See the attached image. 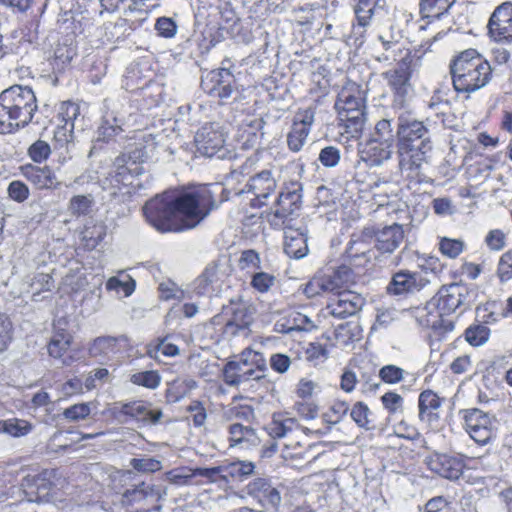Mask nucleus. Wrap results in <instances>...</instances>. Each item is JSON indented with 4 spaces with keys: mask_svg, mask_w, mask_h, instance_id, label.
<instances>
[{
    "mask_svg": "<svg viewBox=\"0 0 512 512\" xmlns=\"http://www.w3.org/2000/svg\"><path fill=\"white\" fill-rule=\"evenodd\" d=\"M330 334L332 336V347L347 346L360 341L363 337V330L358 323L347 322L338 325L334 332Z\"/></svg>",
    "mask_w": 512,
    "mask_h": 512,
    "instance_id": "38",
    "label": "nucleus"
},
{
    "mask_svg": "<svg viewBox=\"0 0 512 512\" xmlns=\"http://www.w3.org/2000/svg\"><path fill=\"white\" fill-rule=\"evenodd\" d=\"M465 249V243L459 238L439 237L438 250L443 257L456 259Z\"/></svg>",
    "mask_w": 512,
    "mask_h": 512,
    "instance_id": "49",
    "label": "nucleus"
},
{
    "mask_svg": "<svg viewBox=\"0 0 512 512\" xmlns=\"http://www.w3.org/2000/svg\"><path fill=\"white\" fill-rule=\"evenodd\" d=\"M404 238V230L398 223L376 230L375 247L381 253H392L400 246Z\"/></svg>",
    "mask_w": 512,
    "mask_h": 512,
    "instance_id": "30",
    "label": "nucleus"
},
{
    "mask_svg": "<svg viewBox=\"0 0 512 512\" xmlns=\"http://www.w3.org/2000/svg\"><path fill=\"white\" fill-rule=\"evenodd\" d=\"M380 0H357L355 7V14L358 23L365 27L370 22V19L375 12Z\"/></svg>",
    "mask_w": 512,
    "mask_h": 512,
    "instance_id": "56",
    "label": "nucleus"
},
{
    "mask_svg": "<svg viewBox=\"0 0 512 512\" xmlns=\"http://www.w3.org/2000/svg\"><path fill=\"white\" fill-rule=\"evenodd\" d=\"M101 416L107 422H138L142 426H151L160 421L163 416L160 408H154L147 400L117 401L101 411Z\"/></svg>",
    "mask_w": 512,
    "mask_h": 512,
    "instance_id": "6",
    "label": "nucleus"
},
{
    "mask_svg": "<svg viewBox=\"0 0 512 512\" xmlns=\"http://www.w3.org/2000/svg\"><path fill=\"white\" fill-rule=\"evenodd\" d=\"M371 135L375 137L377 140L386 143L387 145H389V148L392 149L394 145V135L390 120L381 119L377 121Z\"/></svg>",
    "mask_w": 512,
    "mask_h": 512,
    "instance_id": "63",
    "label": "nucleus"
},
{
    "mask_svg": "<svg viewBox=\"0 0 512 512\" xmlns=\"http://www.w3.org/2000/svg\"><path fill=\"white\" fill-rule=\"evenodd\" d=\"M235 78L229 69H213L201 80V88L205 93L219 97L220 100L228 99L234 89Z\"/></svg>",
    "mask_w": 512,
    "mask_h": 512,
    "instance_id": "23",
    "label": "nucleus"
},
{
    "mask_svg": "<svg viewBox=\"0 0 512 512\" xmlns=\"http://www.w3.org/2000/svg\"><path fill=\"white\" fill-rule=\"evenodd\" d=\"M130 381L137 386L156 388L160 385L161 376L156 370L139 371L130 376Z\"/></svg>",
    "mask_w": 512,
    "mask_h": 512,
    "instance_id": "55",
    "label": "nucleus"
},
{
    "mask_svg": "<svg viewBox=\"0 0 512 512\" xmlns=\"http://www.w3.org/2000/svg\"><path fill=\"white\" fill-rule=\"evenodd\" d=\"M428 283L429 280L424 278L419 272L403 269L393 274L387 290L389 294L393 295L409 294L423 289Z\"/></svg>",
    "mask_w": 512,
    "mask_h": 512,
    "instance_id": "25",
    "label": "nucleus"
},
{
    "mask_svg": "<svg viewBox=\"0 0 512 512\" xmlns=\"http://www.w3.org/2000/svg\"><path fill=\"white\" fill-rule=\"evenodd\" d=\"M301 188L298 184H291L282 188L274 209V218L284 223L301 206Z\"/></svg>",
    "mask_w": 512,
    "mask_h": 512,
    "instance_id": "27",
    "label": "nucleus"
},
{
    "mask_svg": "<svg viewBox=\"0 0 512 512\" xmlns=\"http://www.w3.org/2000/svg\"><path fill=\"white\" fill-rule=\"evenodd\" d=\"M428 129L423 121L406 120L397 126L398 169L404 179L418 185L424 181Z\"/></svg>",
    "mask_w": 512,
    "mask_h": 512,
    "instance_id": "2",
    "label": "nucleus"
},
{
    "mask_svg": "<svg viewBox=\"0 0 512 512\" xmlns=\"http://www.w3.org/2000/svg\"><path fill=\"white\" fill-rule=\"evenodd\" d=\"M122 504L127 507L138 505L134 512H159L161 509L159 492L154 486L145 482L126 489L122 496Z\"/></svg>",
    "mask_w": 512,
    "mask_h": 512,
    "instance_id": "19",
    "label": "nucleus"
},
{
    "mask_svg": "<svg viewBox=\"0 0 512 512\" xmlns=\"http://www.w3.org/2000/svg\"><path fill=\"white\" fill-rule=\"evenodd\" d=\"M64 325H61V320L54 325L47 344L48 355L60 360L64 366H71L75 362L86 365L84 345H75L73 333L67 328L68 323L64 322Z\"/></svg>",
    "mask_w": 512,
    "mask_h": 512,
    "instance_id": "9",
    "label": "nucleus"
},
{
    "mask_svg": "<svg viewBox=\"0 0 512 512\" xmlns=\"http://www.w3.org/2000/svg\"><path fill=\"white\" fill-rule=\"evenodd\" d=\"M434 299L436 308L442 314H452L470 304V289L462 283L444 284L438 289Z\"/></svg>",
    "mask_w": 512,
    "mask_h": 512,
    "instance_id": "17",
    "label": "nucleus"
},
{
    "mask_svg": "<svg viewBox=\"0 0 512 512\" xmlns=\"http://www.w3.org/2000/svg\"><path fill=\"white\" fill-rule=\"evenodd\" d=\"M254 321V309L251 304L242 302H230L225 305L221 313L211 319L213 325H220L221 333L227 336H235L249 330Z\"/></svg>",
    "mask_w": 512,
    "mask_h": 512,
    "instance_id": "12",
    "label": "nucleus"
},
{
    "mask_svg": "<svg viewBox=\"0 0 512 512\" xmlns=\"http://www.w3.org/2000/svg\"><path fill=\"white\" fill-rule=\"evenodd\" d=\"M484 310L487 314H484V324H495L501 319L510 317L508 312V299L505 300V304L501 305L497 302H488L484 305Z\"/></svg>",
    "mask_w": 512,
    "mask_h": 512,
    "instance_id": "54",
    "label": "nucleus"
},
{
    "mask_svg": "<svg viewBox=\"0 0 512 512\" xmlns=\"http://www.w3.org/2000/svg\"><path fill=\"white\" fill-rule=\"evenodd\" d=\"M392 155V149L384 142L373 138L370 135L369 139L364 142L360 150V159L370 166L382 165V163Z\"/></svg>",
    "mask_w": 512,
    "mask_h": 512,
    "instance_id": "31",
    "label": "nucleus"
},
{
    "mask_svg": "<svg viewBox=\"0 0 512 512\" xmlns=\"http://www.w3.org/2000/svg\"><path fill=\"white\" fill-rule=\"evenodd\" d=\"M488 35L497 43H512V2L495 8L488 20Z\"/></svg>",
    "mask_w": 512,
    "mask_h": 512,
    "instance_id": "21",
    "label": "nucleus"
},
{
    "mask_svg": "<svg viewBox=\"0 0 512 512\" xmlns=\"http://www.w3.org/2000/svg\"><path fill=\"white\" fill-rule=\"evenodd\" d=\"M284 250L291 258H303L308 252L307 237L299 228L286 227L284 230Z\"/></svg>",
    "mask_w": 512,
    "mask_h": 512,
    "instance_id": "36",
    "label": "nucleus"
},
{
    "mask_svg": "<svg viewBox=\"0 0 512 512\" xmlns=\"http://www.w3.org/2000/svg\"><path fill=\"white\" fill-rule=\"evenodd\" d=\"M23 483L27 487H35L34 492H29V503L32 501H56L64 495L68 487V479L64 477L59 468H46L34 476H26Z\"/></svg>",
    "mask_w": 512,
    "mask_h": 512,
    "instance_id": "10",
    "label": "nucleus"
},
{
    "mask_svg": "<svg viewBox=\"0 0 512 512\" xmlns=\"http://www.w3.org/2000/svg\"><path fill=\"white\" fill-rule=\"evenodd\" d=\"M491 336V329L484 322L476 320L468 325L463 333V339L472 347L485 345Z\"/></svg>",
    "mask_w": 512,
    "mask_h": 512,
    "instance_id": "41",
    "label": "nucleus"
},
{
    "mask_svg": "<svg viewBox=\"0 0 512 512\" xmlns=\"http://www.w3.org/2000/svg\"><path fill=\"white\" fill-rule=\"evenodd\" d=\"M53 153L50 143L43 139H37L27 148L30 163H46Z\"/></svg>",
    "mask_w": 512,
    "mask_h": 512,
    "instance_id": "48",
    "label": "nucleus"
},
{
    "mask_svg": "<svg viewBox=\"0 0 512 512\" xmlns=\"http://www.w3.org/2000/svg\"><path fill=\"white\" fill-rule=\"evenodd\" d=\"M254 436V428L250 426H243L241 423H232L228 427V441L230 446H237V444L250 439Z\"/></svg>",
    "mask_w": 512,
    "mask_h": 512,
    "instance_id": "58",
    "label": "nucleus"
},
{
    "mask_svg": "<svg viewBox=\"0 0 512 512\" xmlns=\"http://www.w3.org/2000/svg\"><path fill=\"white\" fill-rule=\"evenodd\" d=\"M125 89L130 93H140L143 99H147L151 95L147 94V89L155 88L158 90L156 96L161 94V88L158 83H156L153 79H143L140 76V70L138 68H131L127 71L125 79H124ZM152 101L157 103L158 97L154 98Z\"/></svg>",
    "mask_w": 512,
    "mask_h": 512,
    "instance_id": "35",
    "label": "nucleus"
},
{
    "mask_svg": "<svg viewBox=\"0 0 512 512\" xmlns=\"http://www.w3.org/2000/svg\"><path fill=\"white\" fill-rule=\"evenodd\" d=\"M314 108L299 109L294 115L291 129L287 135V145L291 151L302 149L315 119Z\"/></svg>",
    "mask_w": 512,
    "mask_h": 512,
    "instance_id": "24",
    "label": "nucleus"
},
{
    "mask_svg": "<svg viewBox=\"0 0 512 512\" xmlns=\"http://www.w3.org/2000/svg\"><path fill=\"white\" fill-rule=\"evenodd\" d=\"M337 119L350 139H359L366 121V97L360 84L343 85L335 101Z\"/></svg>",
    "mask_w": 512,
    "mask_h": 512,
    "instance_id": "5",
    "label": "nucleus"
},
{
    "mask_svg": "<svg viewBox=\"0 0 512 512\" xmlns=\"http://www.w3.org/2000/svg\"><path fill=\"white\" fill-rule=\"evenodd\" d=\"M117 344V339L113 336H98L92 340L88 346V355L91 357H98L110 354L114 351Z\"/></svg>",
    "mask_w": 512,
    "mask_h": 512,
    "instance_id": "51",
    "label": "nucleus"
},
{
    "mask_svg": "<svg viewBox=\"0 0 512 512\" xmlns=\"http://www.w3.org/2000/svg\"><path fill=\"white\" fill-rule=\"evenodd\" d=\"M430 329L431 336H433L434 339L438 341L447 339L448 335L456 329V320L443 318V316H441L431 325Z\"/></svg>",
    "mask_w": 512,
    "mask_h": 512,
    "instance_id": "60",
    "label": "nucleus"
},
{
    "mask_svg": "<svg viewBox=\"0 0 512 512\" xmlns=\"http://www.w3.org/2000/svg\"><path fill=\"white\" fill-rule=\"evenodd\" d=\"M350 416L352 421L360 428L373 429L375 427L373 412L364 401H356L352 405Z\"/></svg>",
    "mask_w": 512,
    "mask_h": 512,
    "instance_id": "45",
    "label": "nucleus"
},
{
    "mask_svg": "<svg viewBox=\"0 0 512 512\" xmlns=\"http://www.w3.org/2000/svg\"><path fill=\"white\" fill-rule=\"evenodd\" d=\"M96 401L78 402L63 409L62 416L69 422L84 421L88 418L92 407H96Z\"/></svg>",
    "mask_w": 512,
    "mask_h": 512,
    "instance_id": "47",
    "label": "nucleus"
},
{
    "mask_svg": "<svg viewBox=\"0 0 512 512\" xmlns=\"http://www.w3.org/2000/svg\"><path fill=\"white\" fill-rule=\"evenodd\" d=\"M191 385L185 379L177 378L168 382L166 390V398L170 402L180 401L191 390Z\"/></svg>",
    "mask_w": 512,
    "mask_h": 512,
    "instance_id": "57",
    "label": "nucleus"
},
{
    "mask_svg": "<svg viewBox=\"0 0 512 512\" xmlns=\"http://www.w3.org/2000/svg\"><path fill=\"white\" fill-rule=\"evenodd\" d=\"M18 171L36 191H56L61 181L55 169L48 164H23Z\"/></svg>",
    "mask_w": 512,
    "mask_h": 512,
    "instance_id": "18",
    "label": "nucleus"
},
{
    "mask_svg": "<svg viewBox=\"0 0 512 512\" xmlns=\"http://www.w3.org/2000/svg\"><path fill=\"white\" fill-rule=\"evenodd\" d=\"M250 497L259 501L265 508H278L281 496L277 488L271 486L265 478H254L246 486Z\"/></svg>",
    "mask_w": 512,
    "mask_h": 512,
    "instance_id": "29",
    "label": "nucleus"
},
{
    "mask_svg": "<svg viewBox=\"0 0 512 512\" xmlns=\"http://www.w3.org/2000/svg\"><path fill=\"white\" fill-rule=\"evenodd\" d=\"M31 422L24 420V418H7L0 420V433H6L11 437L27 436L32 431Z\"/></svg>",
    "mask_w": 512,
    "mask_h": 512,
    "instance_id": "43",
    "label": "nucleus"
},
{
    "mask_svg": "<svg viewBox=\"0 0 512 512\" xmlns=\"http://www.w3.org/2000/svg\"><path fill=\"white\" fill-rule=\"evenodd\" d=\"M297 426L295 418L287 417L283 414H276L272 417L270 423L266 426L267 434L272 438L287 437Z\"/></svg>",
    "mask_w": 512,
    "mask_h": 512,
    "instance_id": "40",
    "label": "nucleus"
},
{
    "mask_svg": "<svg viewBox=\"0 0 512 512\" xmlns=\"http://www.w3.org/2000/svg\"><path fill=\"white\" fill-rule=\"evenodd\" d=\"M452 86L458 94H472L493 79V68L477 48L455 53L449 63Z\"/></svg>",
    "mask_w": 512,
    "mask_h": 512,
    "instance_id": "3",
    "label": "nucleus"
},
{
    "mask_svg": "<svg viewBox=\"0 0 512 512\" xmlns=\"http://www.w3.org/2000/svg\"><path fill=\"white\" fill-rule=\"evenodd\" d=\"M52 123L54 125L53 137L52 140L56 147H64L69 145L72 142L74 137V129L73 126H69L65 124L64 121L60 123V121H56V115L52 118Z\"/></svg>",
    "mask_w": 512,
    "mask_h": 512,
    "instance_id": "50",
    "label": "nucleus"
},
{
    "mask_svg": "<svg viewBox=\"0 0 512 512\" xmlns=\"http://www.w3.org/2000/svg\"><path fill=\"white\" fill-rule=\"evenodd\" d=\"M224 467H188L181 466L170 469L165 473L167 482L175 485H188L192 483H215L225 478L222 476Z\"/></svg>",
    "mask_w": 512,
    "mask_h": 512,
    "instance_id": "16",
    "label": "nucleus"
},
{
    "mask_svg": "<svg viewBox=\"0 0 512 512\" xmlns=\"http://www.w3.org/2000/svg\"><path fill=\"white\" fill-rule=\"evenodd\" d=\"M353 268L347 261L337 267L331 277H328L331 290L349 289L355 283Z\"/></svg>",
    "mask_w": 512,
    "mask_h": 512,
    "instance_id": "42",
    "label": "nucleus"
},
{
    "mask_svg": "<svg viewBox=\"0 0 512 512\" xmlns=\"http://www.w3.org/2000/svg\"><path fill=\"white\" fill-rule=\"evenodd\" d=\"M28 484L24 479L20 484H3L0 486V509L18 507L23 503H29Z\"/></svg>",
    "mask_w": 512,
    "mask_h": 512,
    "instance_id": "32",
    "label": "nucleus"
},
{
    "mask_svg": "<svg viewBox=\"0 0 512 512\" xmlns=\"http://www.w3.org/2000/svg\"><path fill=\"white\" fill-rule=\"evenodd\" d=\"M216 206L208 186L164 191L146 201L143 214L158 232H184L197 227Z\"/></svg>",
    "mask_w": 512,
    "mask_h": 512,
    "instance_id": "1",
    "label": "nucleus"
},
{
    "mask_svg": "<svg viewBox=\"0 0 512 512\" xmlns=\"http://www.w3.org/2000/svg\"><path fill=\"white\" fill-rule=\"evenodd\" d=\"M247 191L253 194L249 206L252 208H261L266 206L267 200L277 188V181L271 171L263 170L249 178L246 184Z\"/></svg>",
    "mask_w": 512,
    "mask_h": 512,
    "instance_id": "22",
    "label": "nucleus"
},
{
    "mask_svg": "<svg viewBox=\"0 0 512 512\" xmlns=\"http://www.w3.org/2000/svg\"><path fill=\"white\" fill-rule=\"evenodd\" d=\"M275 282L276 277L274 274L256 271L252 274L250 285L258 293L265 294L275 285Z\"/></svg>",
    "mask_w": 512,
    "mask_h": 512,
    "instance_id": "62",
    "label": "nucleus"
},
{
    "mask_svg": "<svg viewBox=\"0 0 512 512\" xmlns=\"http://www.w3.org/2000/svg\"><path fill=\"white\" fill-rule=\"evenodd\" d=\"M228 139V131L223 126L217 123H208L197 130L194 144L200 155L225 158L231 155Z\"/></svg>",
    "mask_w": 512,
    "mask_h": 512,
    "instance_id": "13",
    "label": "nucleus"
},
{
    "mask_svg": "<svg viewBox=\"0 0 512 512\" xmlns=\"http://www.w3.org/2000/svg\"><path fill=\"white\" fill-rule=\"evenodd\" d=\"M93 199L86 195H76L68 202V212L73 217L87 216L92 211Z\"/></svg>",
    "mask_w": 512,
    "mask_h": 512,
    "instance_id": "52",
    "label": "nucleus"
},
{
    "mask_svg": "<svg viewBox=\"0 0 512 512\" xmlns=\"http://www.w3.org/2000/svg\"><path fill=\"white\" fill-rule=\"evenodd\" d=\"M462 426L469 437L478 446H487L495 441L499 422L492 412L481 410L478 407L463 408L459 411Z\"/></svg>",
    "mask_w": 512,
    "mask_h": 512,
    "instance_id": "8",
    "label": "nucleus"
},
{
    "mask_svg": "<svg viewBox=\"0 0 512 512\" xmlns=\"http://www.w3.org/2000/svg\"><path fill=\"white\" fill-rule=\"evenodd\" d=\"M423 512H458L452 507L450 499L444 496H435L424 504Z\"/></svg>",
    "mask_w": 512,
    "mask_h": 512,
    "instance_id": "64",
    "label": "nucleus"
},
{
    "mask_svg": "<svg viewBox=\"0 0 512 512\" xmlns=\"http://www.w3.org/2000/svg\"><path fill=\"white\" fill-rule=\"evenodd\" d=\"M376 228L364 227L351 235L344 253V260L355 268H365L371 260Z\"/></svg>",
    "mask_w": 512,
    "mask_h": 512,
    "instance_id": "15",
    "label": "nucleus"
},
{
    "mask_svg": "<svg viewBox=\"0 0 512 512\" xmlns=\"http://www.w3.org/2000/svg\"><path fill=\"white\" fill-rule=\"evenodd\" d=\"M331 292L333 295L329 299L327 310L329 314L338 319L356 315L365 304L364 297L353 290H331Z\"/></svg>",
    "mask_w": 512,
    "mask_h": 512,
    "instance_id": "20",
    "label": "nucleus"
},
{
    "mask_svg": "<svg viewBox=\"0 0 512 512\" xmlns=\"http://www.w3.org/2000/svg\"><path fill=\"white\" fill-rule=\"evenodd\" d=\"M381 42V50L378 51L375 59L379 63H400L412 55V50L406 47L405 43L394 37L385 38L382 34L378 37Z\"/></svg>",
    "mask_w": 512,
    "mask_h": 512,
    "instance_id": "28",
    "label": "nucleus"
},
{
    "mask_svg": "<svg viewBox=\"0 0 512 512\" xmlns=\"http://www.w3.org/2000/svg\"><path fill=\"white\" fill-rule=\"evenodd\" d=\"M77 55V48L73 43H57L53 48L48 62L55 74L65 73L70 68L72 60Z\"/></svg>",
    "mask_w": 512,
    "mask_h": 512,
    "instance_id": "33",
    "label": "nucleus"
},
{
    "mask_svg": "<svg viewBox=\"0 0 512 512\" xmlns=\"http://www.w3.org/2000/svg\"><path fill=\"white\" fill-rule=\"evenodd\" d=\"M267 361L260 351L245 348L234 359L225 363L222 370L223 382L237 386L244 381L254 379L259 371L266 370Z\"/></svg>",
    "mask_w": 512,
    "mask_h": 512,
    "instance_id": "7",
    "label": "nucleus"
},
{
    "mask_svg": "<svg viewBox=\"0 0 512 512\" xmlns=\"http://www.w3.org/2000/svg\"><path fill=\"white\" fill-rule=\"evenodd\" d=\"M6 192L10 199L18 203L27 201L31 195L28 184L22 180L10 181L6 188Z\"/></svg>",
    "mask_w": 512,
    "mask_h": 512,
    "instance_id": "61",
    "label": "nucleus"
},
{
    "mask_svg": "<svg viewBox=\"0 0 512 512\" xmlns=\"http://www.w3.org/2000/svg\"><path fill=\"white\" fill-rule=\"evenodd\" d=\"M426 468L439 477L458 480L467 469H477L480 458L470 457L464 453H430L426 459Z\"/></svg>",
    "mask_w": 512,
    "mask_h": 512,
    "instance_id": "11",
    "label": "nucleus"
},
{
    "mask_svg": "<svg viewBox=\"0 0 512 512\" xmlns=\"http://www.w3.org/2000/svg\"><path fill=\"white\" fill-rule=\"evenodd\" d=\"M301 289L306 298L313 299L324 294L325 291H331V286L329 278L314 277L303 284Z\"/></svg>",
    "mask_w": 512,
    "mask_h": 512,
    "instance_id": "53",
    "label": "nucleus"
},
{
    "mask_svg": "<svg viewBox=\"0 0 512 512\" xmlns=\"http://www.w3.org/2000/svg\"><path fill=\"white\" fill-rule=\"evenodd\" d=\"M106 235L105 228L97 223L85 226L81 232V245L86 250H93L104 240Z\"/></svg>",
    "mask_w": 512,
    "mask_h": 512,
    "instance_id": "46",
    "label": "nucleus"
},
{
    "mask_svg": "<svg viewBox=\"0 0 512 512\" xmlns=\"http://www.w3.org/2000/svg\"><path fill=\"white\" fill-rule=\"evenodd\" d=\"M456 0H419V14L427 24L434 23L449 13Z\"/></svg>",
    "mask_w": 512,
    "mask_h": 512,
    "instance_id": "34",
    "label": "nucleus"
},
{
    "mask_svg": "<svg viewBox=\"0 0 512 512\" xmlns=\"http://www.w3.org/2000/svg\"><path fill=\"white\" fill-rule=\"evenodd\" d=\"M56 121L64 122L75 129V120L81 115V106L73 100H64L56 106Z\"/></svg>",
    "mask_w": 512,
    "mask_h": 512,
    "instance_id": "44",
    "label": "nucleus"
},
{
    "mask_svg": "<svg viewBox=\"0 0 512 512\" xmlns=\"http://www.w3.org/2000/svg\"><path fill=\"white\" fill-rule=\"evenodd\" d=\"M413 54L397 63L395 68L386 70L382 75L393 93V109H403L407 105V95L411 89L413 74Z\"/></svg>",
    "mask_w": 512,
    "mask_h": 512,
    "instance_id": "14",
    "label": "nucleus"
},
{
    "mask_svg": "<svg viewBox=\"0 0 512 512\" xmlns=\"http://www.w3.org/2000/svg\"><path fill=\"white\" fill-rule=\"evenodd\" d=\"M349 411V404L344 400H336L330 406L329 410L323 412L322 417L324 422L329 424H336L342 420Z\"/></svg>",
    "mask_w": 512,
    "mask_h": 512,
    "instance_id": "59",
    "label": "nucleus"
},
{
    "mask_svg": "<svg viewBox=\"0 0 512 512\" xmlns=\"http://www.w3.org/2000/svg\"><path fill=\"white\" fill-rule=\"evenodd\" d=\"M38 109L32 88L12 85L0 94V134H14L31 124Z\"/></svg>",
    "mask_w": 512,
    "mask_h": 512,
    "instance_id": "4",
    "label": "nucleus"
},
{
    "mask_svg": "<svg viewBox=\"0 0 512 512\" xmlns=\"http://www.w3.org/2000/svg\"><path fill=\"white\" fill-rule=\"evenodd\" d=\"M443 397L438 396L437 392L427 389L419 393L418 396V417L428 426H436L440 421Z\"/></svg>",
    "mask_w": 512,
    "mask_h": 512,
    "instance_id": "26",
    "label": "nucleus"
},
{
    "mask_svg": "<svg viewBox=\"0 0 512 512\" xmlns=\"http://www.w3.org/2000/svg\"><path fill=\"white\" fill-rule=\"evenodd\" d=\"M301 429L297 423V426L292 430L291 434L287 437V441L284 443L283 456L290 461L294 459H303L307 453L310 452V445L307 441H300L299 434Z\"/></svg>",
    "mask_w": 512,
    "mask_h": 512,
    "instance_id": "39",
    "label": "nucleus"
},
{
    "mask_svg": "<svg viewBox=\"0 0 512 512\" xmlns=\"http://www.w3.org/2000/svg\"><path fill=\"white\" fill-rule=\"evenodd\" d=\"M333 349V336L330 333H323L316 341L308 344L305 349V358L315 365L324 362L329 357L330 350Z\"/></svg>",
    "mask_w": 512,
    "mask_h": 512,
    "instance_id": "37",
    "label": "nucleus"
}]
</instances>
